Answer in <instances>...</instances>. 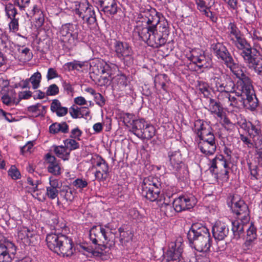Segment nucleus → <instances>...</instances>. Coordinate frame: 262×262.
Instances as JSON below:
<instances>
[{
  "mask_svg": "<svg viewBox=\"0 0 262 262\" xmlns=\"http://www.w3.org/2000/svg\"><path fill=\"white\" fill-rule=\"evenodd\" d=\"M232 72L238 79L236 86L233 80L228 75L221 76L219 73H216L211 78V84H214V88L220 92L218 99H224L223 93L227 92L235 93L236 96L243 97L246 95V100L242 99L244 104L247 109L252 111L255 110L258 105V100L255 95L251 80L242 70L235 69Z\"/></svg>",
  "mask_w": 262,
  "mask_h": 262,
  "instance_id": "1",
  "label": "nucleus"
},
{
  "mask_svg": "<svg viewBox=\"0 0 262 262\" xmlns=\"http://www.w3.org/2000/svg\"><path fill=\"white\" fill-rule=\"evenodd\" d=\"M194 133L200 139L198 147L201 151L206 156L213 155L217 142L210 125L207 122L198 119L194 122Z\"/></svg>",
  "mask_w": 262,
  "mask_h": 262,
  "instance_id": "2",
  "label": "nucleus"
},
{
  "mask_svg": "<svg viewBox=\"0 0 262 262\" xmlns=\"http://www.w3.org/2000/svg\"><path fill=\"white\" fill-rule=\"evenodd\" d=\"M187 238L192 248L199 252H207L211 245L208 229L199 223H193L187 233Z\"/></svg>",
  "mask_w": 262,
  "mask_h": 262,
  "instance_id": "3",
  "label": "nucleus"
},
{
  "mask_svg": "<svg viewBox=\"0 0 262 262\" xmlns=\"http://www.w3.org/2000/svg\"><path fill=\"white\" fill-rule=\"evenodd\" d=\"M160 15L155 9L152 8L141 11L142 24L137 26L136 29L142 41L147 40V37L149 38L150 34L154 33L160 22Z\"/></svg>",
  "mask_w": 262,
  "mask_h": 262,
  "instance_id": "4",
  "label": "nucleus"
},
{
  "mask_svg": "<svg viewBox=\"0 0 262 262\" xmlns=\"http://www.w3.org/2000/svg\"><path fill=\"white\" fill-rule=\"evenodd\" d=\"M231 42L237 49L242 51L241 55L245 63L250 69H253L256 65H261L262 58L258 55V51L251 47L243 34L236 39H233Z\"/></svg>",
  "mask_w": 262,
  "mask_h": 262,
  "instance_id": "5",
  "label": "nucleus"
},
{
  "mask_svg": "<svg viewBox=\"0 0 262 262\" xmlns=\"http://www.w3.org/2000/svg\"><path fill=\"white\" fill-rule=\"evenodd\" d=\"M164 184L158 177L150 176L145 178L139 186V191L142 195L151 202L158 200Z\"/></svg>",
  "mask_w": 262,
  "mask_h": 262,
  "instance_id": "6",
  "label": "nucleus"
},
{
  "mask_svg": "<svg viewBox=\"0 0 262 262\" xmlns=\"http://www.w3.org/2000/svg\"><path fill=\"white\" fill-rule=\"evenodd\" d=\"M159 24V32L161 34L158 33L157 28L154 33L150 34L149 38H147V40L143 41L149 46L154 48H158L165 45L169 33L168 23L166 20H160Z\"/></svg>",
  "mask_w": 262,
  "mask_h": 262,
  "instance_id": "7",
  "label": "nucleus"
},
{
  "mask_svg": "<svg viewBox=\"0 0 262 262\" xmlns=\"http://www.w3.org/2000/svg\"><path fill=\"white\" fill-rule=\"evenodd\" d=\"M105 228L102 226H93L90 230V238L92 243L95 245H98L101 250L106 248V244L111 240V232L107 226Z\"/></svg>",
  "mask_w": 262,
  "mask_h": 262,
  "instance_id": "8",
  "label": "nucleus"
},
{
  "mask_svg": "<svg viewBox=\"0 0 262 262\" xmlns=\"http://www.w3.org/2000/svg\"><path fill=\"white\" fill-rule=\"evenodd\" d=\"M210 49L216 58L222 61L232 72L237 69V64L234 62L230 53L223 43L218 42L212 43Z\"/></svg>",
  "mask_w": 262,
  "mask_h": 262,
  "instance_id": "9",
  "label": "nucleus"
},
{
  "mask_svg": "<svg viewBox=\"0 0 262 262\" xmlns=\"http://www.w3.org/2000/svg\"><path fill=\"white\" fill-rule=\"evenodd\" d=\"M168 156L169 161V169L173 171L179 178L186 177L188 171L182 161V156L180 151H169Z\"/></svg>",
  "mask_w": 262,
  "mask_h": 262,
  "instance_id": "10",
  "label": "nucleus"
},
{
  "mask_svg": "<svg viewBox=\"0 0 262 262\" xmlns=\"http://www.w3.org/2000/svg\"><path fill=\"white\" fill-rule=\"evenodd\" d=\"M114 48L117 57L125 65L130 66L133 63V51L128 43L116 41L114 45Z\"/></svg>",
  "mask_w": 262,
  "mask_h": 262,
  "instance_id": "11",
  "label": "nucleus"
},
{
  "mask_svg": "<svg viewBox=\"0 0 262 262\" xmlns=\"http://www.w3.org/2000/svg\"><path fill=\"white\" fill-rule=\"evenodd\" d=\"M75 14L78 15L87 24L92 26L97 25V20L94 9L86 3H80L78 8L76 9Z\"/></svg>",
  "mask_w": 262,
  "mask_h": 262,
  "instance_id": "12",
  "label": "nucleus"
},
{
  "mask_svg": "<svg viewBox=\"0 0 262 262\" xmlns=\"http://www.w3.org/2000/svg\"><path fill=\"white\" fill-rule=\"evenodd\" d=\"M117 67L114 64H109L101 60H96L92 62L91 70L92 71L91 78H94V76H99L105 74L114 75Z\"/></svg>",
  "mask_w": 262,
  "mask_h": 262,
  "instance_id": "13",
  "label": "nucleus"
},
{
  "mask_svg": "<svg viewBox=\"0 0 262 262\" xmlns=\"http://www.w3.org/2000/svg\"><path fill=\"white\" fill-rule=\"evenodd\" d=\"M16 253V247L12 242L0 240V262H12Z\"/></svg>",
  "mask_w": 262,
  "mask_h": 262,
  "instance_id": "14",
  "label": "nucleus"
},
{
  "mask_svg": "<svg viewBox=\"0 0 262 262\" xmlns=\"http://www.w3.org/2000/svg\"><path fill=\"white\" fill-rule=\"evenodd\" d=\"M231 208L236 214L237 219L245 223H249L250 220L249 211L247 205L243 200L235 201L233 198L232 201Z\"/></svg>",
  "mask_w": 262,
  "mask_h": 262,
  "instance_id": "15",
  "label": "nucleus"
},
{
  "mask_svg": "<svg viewBox=\"0 0 262 262\" xmlns=\"http://www.w3.org/2000/svg\"><path fill=\"white\" fill-rule=\"evenodd\" d=\"M187 58L200 69L202 68H207L211 61V59L206 56L204 51L199 49L193 50L190 56H187Z\"/></svg>",
  "mask_w": 262,
  "mask_h": 262,
  "instance_id": "16",
  "label": "nucleus"
},
{
  "mask_svg": "<svg viewBox=\"0 0 262 262\" xmlns=\"http://www.w3.org/2000/svg\"><path fill=\"white\" fill-rule=\"evenodd\" d=\"M94 3L99 10L106 14L114 15L117 12L115 0H95Z\"/></svg>",
  "mask_w": 262,
  "mask_h": 262,
  "instance_id": "17",
  "label": "nucleus"
},
{
  "mask_svg": "<svg viewBox=\"0 0 262 262\" xmlns=\"http://www.w3.org/2000/svg\"><path fill=\"white\" fill-rule=\"evenodd\" d=\"M183 251V247L180 241L171 243L169 250L167 251V262H179Z\"/></svg>",
  "mask_w": 262,
  "mask_h": 262,
  "instance_id": "18",
  "label": "nucleus"
},
{
  "mask_svg": "<svg viewBox=\"0 0 262 262\" xmlns=\"http://www.w3.org/2000/svg\"><path fill=\"white\" fill-rule=\"evenodd\" d=\"M60 242L56 253L63 256H71L74 252L72 239L64 235Z\"/></svg>",
  "mask_w": 262,
  "mask_h": 262,
  "instance_id": "19",
  "label": "nucleus"
},
{
  "mask_svg": "<svg viewBox=\"0 0 262 262\" xmlns=\"http://www.w3.org/2000/svg\"><path fill=\"white\" fill-rule=\"evenodd\" d=\"M212 235L215 240H224L229 233L227 225L220 221L216 222L212 228Z\"/></svg>",
  "mask_w": 262,
  "mask_h": 262,
  "instance_id": "20",
  "label": "nucleus"
},
{
  "mask_svg": "<svg viewBox=\"0 0 262 262\" xmlns=\"http://www.w3.org/2000/svg\"><path fill=\"white\" fill-rule=\"evenodd\" d=\"M194 204L193 200L186 196H181L173 201V205L177 212L189 209Z\"/></svg>",
  "mask_w": 262,
  "mask_h": 262,
  "instance_id": "21",
  "label": "nucleus"
},
{
  "mask_svg": "<svg viewBox=\"0 0 262 262\" xmlns=\"http://www.w3.org/2000/svg\"><path fill=\"white\" fill-rule=\"evenodd\" d=\"M62 186V183L58 179H53V177L49 178V186L46 187V194L51 200H54L58 198L59 189Z\"/></svg>",
  "mask_w": 262,
  "mask_h": 262,
  "instance_id": "22",
  "label": "nucleus"
},
{
  "mask_svg": "<svg viewBox=\"0 0 262 262\" xmlns=\"http://www.w3.org/2000/svg\"><path fill=\"white\" fill-rule=\"evenodd\" d=\"M35 231L26 227H22L18 232V237L25 245H31L34 243Z\"/></svg>",
  "mask_w": 262,
  "mask_h": 262,
  "instance_id": "23",
  "label": "nucleus"
},
{
  "mask_svg": "<svg viewBox=\"0 0 262 262\" xmlns=\"http://www.w3.org/2000/svg\"><path fill=\"white\" fill-rule=\"evenodd\" d=\"M64 235L61 233H51L47 234L46 242L48 248L56 253L57 248Z\"/></svg>",
  "mask_w": 262,
  "mask_h": 262,
  "instance_id": "24",
  "label": "nucleus"
},
{
  "mask_svg": "<svg viewBox=\"0 0 262 262\" xmlns=\"http://www.w3.org/2000/svg\"><path fill=\"white\" fill-rule=\"evenodd\" d=\"M246 235L245 236V241L243 244V247L249 249L253 245L254 241L257 238L256 228L253 223L246 228Z\"/></svg>",
  "mask_w": 262,
  "mask_h": 262,
  "instance_id": "25",
  "label": "nucleus"
},
{
  "mask_svg": "<svg viewBox=\"0 0 262 262\" xmlns=\"http://www.w3.org/2000/svg\"><path fill=\"white\" fill-rule=\"evenodd\" d=\"M46 161L48 164L47 168L49 172L55 176L59 175L61 173L59 161L54 156H51L49 153L47 154Z\"/></svg>",
  "mask_w": 262,
  "mask_h": 262,
  "instance_id": "26",
  "label": "nucleus"
},
{
  "mask_svg": "<svg viewBox=\"0 0 262 262\" xmlns=\"http://www.w3.org/2000/svg\"><path fill=\"white\" fill-rule=\"evenodd\" d=\"M248 223H245L237 219L232 222V231L234 238L238 239L244 235V230L247 228Z\"/></svg>",
  "mask_w": 262,
  "mask_h": 262,
  "instance_id": "27",
  "label": "nucleus"
},
{
  "mask_svg": "<svg viewBox=\"0 0 262 262\" xmlns=\"http://www.w3.org/2000/svg\"><path fill=\"white\" fill-rule=\"evenodd\" d=\"M248 128V135L250 138L252 139L255 145L257 146V144H262V136L259 127L250 123Z\"/></svg>",
  "mask_w": 262,
  "mask_h": 262,
  "instance_id": "28",
  "label": "nucleus"
},
{
  "mask_svg": "<svg viewBox=\"0 0 262 262\" xmlns=\"http://www.w3.org/2000/svg\"><path fill=\"white\" fill-rule=\"evenodd\" d=\"M224 96L223 97L224 98V99H220V100L223 101L225 103L228 104L229 106L234 107H237L239 105V102H242L244 105H245L243 103V101L242 100V99H244L245 100L246 99V95L243 96V97H239L238 98H237L234 96H232L231 94H235V93L233 92H227V93H224ZM245 107H246L245 105H244Z\"/></svg>",
  "mask_w": 262,
  "mask_h": 262,
  "instance_id": "29",
  "label": "nucleus"
},
{
  "mask_svg": "<svg viewBox=\"0 0 262 262\" xmlns=\"http://www.w3.org/2000/svg\"><path fill=\"white\" fill-rule=\"evenodd\" d=\"M60 41L65 48L71 50L75 47V40L72 37H70V34L62 28L60 30Z\"/></svg>",
  "mask_w": 262,
  "mask_h": 262,
  "instance_id": "30",
  "label": "nucleus"
},
{
  "mask_svg": "<svg viewBox=\"0 0 262 262\" xmlns=\"http://www.w3.org/2000/svg\"><path fill=\"white\" fill-rule=\"evenodd\" d=\"M208 110L211 114H214L219 118L223 117V107L219 102L210 98L209 100Z\"/></svg>",
  "mask_w": 262,
  "mask_h": 262,
  "instance_id": "31",
  "label": "nucleus"
},
{
  "mask_svg": "<svg viewBox=\"0 0 262 262\" xmlns=\"http://www.w3.org/2000/svg\"><path fill=\"white\" fill-rule=\"evenodd\" d=\"M3 86L0 90L1 95L16 100V94L13 89L9 88V82L8 80H2Z\"/></svg>",
  "mask_w": 262,
  "mask_h": 262,
  "instance_id": "32",
  "label": "nucleus"
},
{
  "mask_svg": "<svg viewBox=\"0 0 262 262\" xmlns=\"http://www.w3.org/2000/svg\"><path fill=\"white\" fill-rule=\"evenodd\" d=\"M61 28L67 31L70 34V37H72L75 40L76 46L78 39L79 31L78 27L72 24H66L63 25Z\"/></svg>",
  "mask_w": 262,
  "mask_h": 262,
  "instance_id": "33",
  "label": "nucleus"
},
{
  "mask_svg": "<svg viewBox=\"0 0 262 262\" xmlns=\"http://www.w3.org/2000/svg\"><path fill=\"white\" fill-rule=\"evenodd\" d=\"M51 110L53 112H56L57 115L59 117L64 116L68 113V108L61 106V103L57 99L53 100L51 105Z\"/></svg>",
  "mask_w": 262,
  "mask_h": 262,
  "instance_id": "34",
  "label": "nucleus"
},
{
  "mask_svg": "<svg viewBox=\"0 0 262 262\" xmlns=\"http://www.w3.org/2000/svg\"><path fill=\"white\" fill-rule=\"evenodd\" d=\"M46 106H43L40 103H36L35 105L30 106L28 107V111L29 113L34 114L35 117H44L46 113Z\"/></svg>",
  "mask_w": 262,
  "mask_h": 262,
  "instance_id": "35",
  "label": "nucleus"
},
{
  "mask_svg": "<svg viewBox=\"0 0 262 262\" xmlns=\"http://www.w3.org/2000/svg\"><path fill=\"white\" fill-rule=\"evenodd\" d=\"M147 123L143 119L132 120V122L130 123L132 125L131 131L138 137V132H142L144 129V128L147 125Z\"/></svg>",
  "mask_w": 262,
  "mask_h": 262,
  "instance_id": "36",
  "label": "nucleus"
},
{
  "mask_svg": "<svg viewBox=\"0 0 262 262\" xmlns=\"http://www.w3.org/2000/svg\"><path fill=\"white\" fill-rule=\"evenodd\" d=\"M155 134L154 127L147 123L142 132H138V137L141 139H150Z\"/></svg>",
  "mask_w": 262,
  "mask_h": 262,
  "instance_id": "37",
  "label": "nucleus"
},
{
  "mask_svg": "<svg viewBox=\"0 0 262 262\" xmlns=\"http://www.w3.org/2000/svg\"><path fill=\"white\" fill-rule=\"evenodd\" d=\"M113 75L106 74V75H100V77L94 76L93 80L100 86H107L110 85L111 81L113 80Z\"/></svg>",
  "mask_w": 262,
  "mask_h": 262,
  "instance_id": "38",
  "label": "nucleus"
},
{
  "mask_svg": "<svg viewBox=\"0 0 262 262\" xmlns=\"http://www.w3.org/2000/svg\"><path fill=\"white\" fill-rule=\"evenodd\" d=\"M108 165L107 162L106 161L103 162L102 165L95 172V176L96 179L98 181L106 180L107 174L108 173Z\"/></svg>",
  "mask_w": 262,
  "mask_h": 262,
  "instance_id": "39",
  "label": "nucleus"
},
{
  "mask_svg": "<svg viewBox=\"0 0 262 262\" xmlns=\"http://www.w3.org/2000/svg\"><path fill=\"white\" fill-rule=\"evenodd\" d=\"M30 14L35 16L36 25L39 27H41L45 21L44 15L42 11H41L36 5H34L33 7V9L31 10Z\"/></svg>",
  "mask_w": 262,
  "mask_h": 262,
  "instance_id": "40",
  "label": "nucleus"
},
{
  "mask_svg": "<svg viewBox=\"0 0 262 262\" xmlns=\"http://www.w3.org/2000/svg\"><path fill=\"white\" fill-rule=\"evenodd\" d=\"M228 29L227 37L231 41L242 35L240 30L234 23H230L229 24Z\"/></svg>",
  "mask_w": 262,
  "mask_h": 262,
  "instance_id": "41",
  "label": "nucleus"
},
{
  "mask_svg": "<svg viewBox=\"0 0 262 262\" xmlns=\"http://www.w3.org/2000/svg\"><path fill=\"white\" fill-rule=\"evenodd\" d=\"M54 151L56 156L63 160L69 159L70 151H68L67 147L63 146H53Z\"/></svg>",
  "mask_w": 262,
  "mask_h": 262,
  "instance_id": "42",
  "label": "nucleus"
},
{
  "mask_svg": "<svg viewBox=\"0 0 262 262\" xmlns=\"http://www.w3.org/2000/svg\"><path fill=\"white\" fill-rule=\"evenodd\" d=\"M225 160L226 159L222 155H216L210 162L211 165L209 167L210 171L212 172H214L215 169H217L219 166L222 167Z\"/></svg>",
  "mask_w": 262,
  "mask_h": 262,
  "instance_id": "43",
  "label": "nucleus"
},
{
  "mask_svg": "<svg viewBox=\"0 0 262 262\" xmlns=\"http://www.w3.org/2000/svg\"><path fill=\"white\" fill-rule=\"evenodd\" d=\"M83 108H85L84 107L79 108L77 106L73 105L70 108V114L73 118H77L79 116H81V117H83V116H89L90 115V111H87L85 113H83L81 111V109Z\"/></svg>",
  "mask_w": 262,
  "mask_h": 262,
  "instance_id": "44",
  "label": "nucleus"
},
{
  "mask_svg": "<svg viewBox=\"0 0 262 262\" xmlns=\"http://www.w3.org/2000/svg\"><path fill=\"white\" fill-rule=\"evenodd\" d=\"M161 210L164 212V214L167 217H171L176 214L177 212L175 210L174 205L171 206L170 204L164 203L161 207Z\"/></svg>",
  "mask_w": 262,
  "mask_h": 262,
  "instance_id": "45",
  "label": "nucleus"
},
{
  "mask_svg": "<svg viewBox=\"0 0 262 262\" xmlns=\"http://www.w3.org/2000/svg\"><path fill=\"white\" fill-rule=\"evenodd\" d=\"M18 52L19 53L20 56L22 60L24 61H30L33 56L32 53L30 52V50L28 48H19Z\"/></svg>",
  "mask_w": 262,
  "mask_h": 262,
  "instance_id": "46",
  "label": "nucleus"
},
{
  "mask_svg": "<svg viewBox=\"0 0 262 262\" xmlns=\"http://www.w3.org/2000/svg\"><path fill=\"white\" fill-rule=\"evenodd\" d=\"M198 90L204 97H209L210 95V92L209 90L208 84L204 81H198Z\"/></svg>",
  "mask_w": 262,
  "mask_h": 262,
  "instance_id": "47",
  "label": "nucleus"
},
{
  "mask_svg": "<svg viewBox=\"0 0 262 262\" xmlns=\"http://www.w3.org/2000/svg\"><path fill=\"white\" fill-rule=\"evenodd\" d=\"M41 78V74L37 72L33 74L30 78L29 80L32 84V87L34 89L38 88L39 86Z\"/></svg>",
  "mask_w": 262,
  "mask_h": 262,
  "instance_id": "48",
  "label": "nucleus"
},
{
  "mask_svg": "<svg viewBox=\"0 0 262 262\" xmlns=\"http://www.w3.org/2000/svg\"><path fill=\"white\" fill-rule=\"evenodd\" d=\"M5 9L6 15L9 18L16 17V15L17 14V10L13 5L10 3L6 5Z\"/></svg>",
  "mask_w": 262,
  "mask_h": 262,
  "instance_id": "49",
  "label": "nucleus"
},
{
  "mask_svg": "<svg viewBox=\"0 0 262 262\" xmlns=\"http://www.w3.org/2000/svg\"><path fill=\"white\" fill-rule=\"evenodd\" d=\"M113 80L117 83L119 87H125L128 83L127 78L124 74L117 75L116 76L113 77Z\"/></svg>",
  "mask_w": 262,
  "mask_h": 262,
  "instance_id": "50",
  "label": "nucleus"
},
{
  "mask_svg": "<svg viewBox=\"0 0 262 262\" xmlns=\"http://www.w3.org/2000/svg\"><path fill=\"white\" fill-rule=\"evenodd\" d=\"M64 143L66 147L69 148L70 151L75 150L79 148V143L74 139H67L64 141Z\"/></svg>",
  "mask_w": 262,
  "mask_h": 262,
  "instance_id": "51",
  "label": "nucleus"
},
{
  "mask_svg": "<svg viewBox=\"0 0 262 262\" xmlns=\"http://www.w3.org/2000/svg\"><path fill=\"white\" fill-rule=\"evenodd\" d=\"M61 195L67 201L71 202L74 198V192L69 188L62 189L61 191Z\"/></svg>",
  "mask_w": 262,
  "mask_h": 262,
  "instance_id": "52",
  "label": "nucleus"
},
{
  "mask_svg": "<svg viewBox=\"0 0 262 262\" xmlns=\"http://www.w3.org/2000/svg\"><path fill=\"white\" fill-rule=\"evenodd\" d=\"M209 2V0H196V4L198 9L203 12L208 8V6L210 7L213 4H211L210 5H208Z\"/></svg>",
  "mask_w": 262,
  "mask_h": 262,
  "instance_id": "53",
  "label": "nucleus"
},
{
  "mask_svg": "<svg viewBox=\"0 0 262 262\" xmlns=\"http://www.w3.org/2000/svg\"><path fill=\"white\" fill-rule=\"evenodd\" d=\"M59 93V88L55 84L50 85L47 91H46V95L47 96H54Z\"/></svg>",
  "mask_w": 262,
  "mask_h": 262,
  "instance_id": "54",
  "label": "nucleus"
},
{
  "mask_svg": "<svg viewBox=\"0 0 262 262\" xmlns=\"http://www.w3.org/2000/svg\"><path fill=\"white\" fill-rule=\"evenodd\" d=\"M249 169L250 171V174L251 176V179H258V167L256 165H252L251 163H249Z\"/></svg>",
  "mask_w": 262,
  "mask_h": 262,
  "instance_id": "55",
  "label": "nucleus"
},
{
  "mask_svg": "<svg viewBox=\"0 0 262 262\" xmlns=\"http://www.w3.org/2000/svg\"><path fill=\"white\" fill-rule=\"evenodd\" d=\"M11 19L9 23V29L11 31L15 32L18 30V18H10Z\"/></svg>",
  "mask_w": 262,
  "mask_h": 262,
  "instance_id": "56",
  "label": "nucleus"
},
{
  "mask_svg": "<svg viewBox=\"0 0 262 262\" xmlns=\"http://www.w3.org/2000/svg\"><path fill=\"white\" fill-rule=\"evenodd\" d=\"M239 138L244 144L246 145L249 148H251L254 146V145H255L252 140L243 134L239 135Z\"/></svg>",
  "mask_w": 262,
  "mask_h": 262,
  "instance_id": "57",
  "label": "nucleus"
},
{
  "mask_svg": "<svg viewBox=\"0 0 262 262\" xmlns=\"http://www.w3.org/2000/svg\"><path fill=\"white\" fill-rule=\"evenodd\" d=\"M255 158L259 165L262 166V146L258 148L255 146Z\"/></svg>",
  "mask_w": 262,
  "mask_h": 262,
  "instance_id": "58",
  "label": "nucleus"
},
{
  "mask_svg": "<svg viewBox=\"0 0 262 262\" xmlns=\"http://www.w3.org/2000/svg\"><path fill=\"white\" fill-rule=\"evenodd\" d=\"M9 175L14 180L19 178L20 174L19 171L15 166H11V168L8 171Z\"/></svg>",
  "mask_w": 262,
  "mask_h": 262,
  "instance_id": "59",
  "label": "nucleus"
},
{
  "mask_svg": "<svg viewBox=\"0 0 262 262\" xmlns=\"http://www.w3.org/2000/svg\"><path fill=\"white\" fill-rule=\"evenodd\" d=\"M73 184L76 188L82 189L87 186L88 182L84 180L77 179L73 182Z\"/></svg>",
  "mask_w": 262,
  "mask_h": 262,
  "instance_id": "60",
  "label": "nucleus"
},
{
  "mask_svg": "<svg viewBox=\"0 0 262 262\" xmlns=\"http://www.w3.org/2000/svg\"><path fill=\"white\" fill-rule=\"evenodd\" d=\"M30 0H16V4L21 10H26L30 4Z\"/></svg>",
  "mask_w": 262,
  "mask_h": 262,
  "instance_id": "61",
  "label": "nucleus"
},
{
  "mask_svg": "<svg viewBox=\"0 0 262 262\" xmlns=\"http://www.w3.org/2000/svg\"><path fill=\"white\" fill-rule=\"evenodd\" d=\"M94 100L96 103L101 107L103 106L105 104V99L100 93H97L94 96Z\"/></svg>",
  "mask_w": 262,
  "mask_h": 262,
  "instance_id": "62",
  "label": "nucleus"
},
{
  "mask_svg": "<svg viewBox=\"0 0 262 262\" xmlns=\"http://www.w3.org/2000/svg\"><path fill=\"white\" fill-rule=\"evenodd\" d=\"M103 162H105V161L99 156H97L96 158H93L92 160V162L95 165L93 166V167H101L102 165Z\"/></svg>",
  "mask_w": 262,
  "mask_h": 262,
  "instance_id": "63",
  "label": "nucleus"
},
{
  "mask_svg": "<svg viewBox=\"0 0 262 262\" xmlns=\"http://www.w3.org/2000/svg\"><path fill=\"white\" fill-rule=\"evenodd\" d=\"M58 77L56 70L54 68H49L48 71L47 78L48 80H51Z\"/></svg>",
  "mask_w": 262,
  "mask_h": 262,
  "instance_id": "64",
  "label": "nucleus"
}]
</instances>
